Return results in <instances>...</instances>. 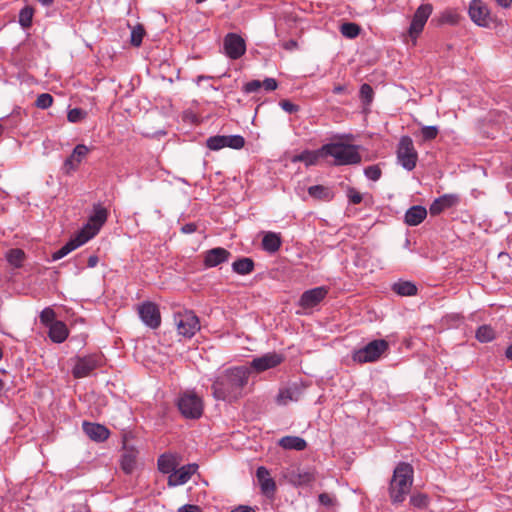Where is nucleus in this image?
Masks as SVG:
<instances>
[{
    "label": "nucleus",
    "instance_id": "nucleus-27",
    "mask_svg": "<svg viewBox=\"0 0 512 512\" xmlns=\"http://www.w3.org/2000/svg\"><path fill=\"white\" fill-rule=\"evenodd\" d=\"M68 329L64 322L55 321L49 326V338L55 343H62L68 337Z\"/></svg>",
    "mask_w": 512,
    "mask_h": 512
},
{
    "label": "nucleus",
    "instance_id": "nucleus-49",
    "mask_svg": "<svg viewBox=\"0 0 512 512\" xmlns=\"http://www.w3.org/2000/svg\"><path fill=\"white\" fill-rule=\"evenodd\" d=\"M410 503L415 507L423 508L428 505V497L421 493L414 494L410 498Z\"/></svg>",
    "mask_w": 512,
    "mask_h": 512
},
{
    "label": "nucleus",
    "instance_id": "nucleus-47",
    "mask_svg": "<svg viewBox=\"0 0 512 512\" xmlns=\"http://www.w3.org/2000/svg\"><path fill=\"white\" fill-rule=\"evenodd\" d=\"M364 174L368 179L377 181L380 179L382 171L378 165H371L365 168Z\"/></svg>",
    "mask_w": 512,
    "mask_h": 512
},
{
    "label": "nucleus",
    "instance_id": "nucleus-41",
    "mask_svg": "<svg viewBox=\"0 0 512 512\" xmlns=\"http://www.w3.org/2000/svg\"><path fill=\"white\" fill-rule=\"evenodd\" d=\"M52 104L53 97L49 93L40 94L35 101V105L39 109H48Z\"/></svg>",
    "mask_w": 512,
    "mask_h": 512
},
{
    "label": "nucleus",
    "instance_id": "nucleus-51",
    "mask_svg": "<svg viewBox=\"0 0 512 512\" xmlns=\"http://www.w3.org/2000/svg\"><path fill=\"white\" fill-rule=\"evenodd\" d=\"M347 197L352 204H359L362 201V195L353 187L348 188Z\"/></svg>",
    "mask_w": 512,
    "mask_h": 512
},
{
    "label": "nucleus",
    "instance_id": "nucleus-20",
    "mask_svg": "<svg viewBox=\"0 0 512 512\" xmlns=\"http://www.w3.org/2000/svg\"><path fill=\"white\" fill-rule=\"evenodd\" d=\"M304 388L296 383L280 389L277 395V403L279 405H287L289 402L298 401L302 397Z\"/></svg>",
    "mask_w": 512,
    "mask_h": 512
},
{
    "label": "nucleus",
    "instance_id": "nucleus-29",
    "mask_svg": "<svg viewBox=\"0 0 512 512\" xmlns=\"http://www.w3.org/2000/svg\"><path fill=\"white\" fill-rule=\"evenodd\" d=\"M254 261L251 258L243 257L232 263V269L239 275L250 274L254 270Z\"/></svg>",
    "mask_w": 512,
    "mask_h": 512
},
{
    "label": "nucleus",
    "instance_id": "nucleus-37",
    "mask_svg": "<svg viewBox=\"0 0 512 512\" xmlns=\"http://www.w3.org/2000/svg\"><path fill=\"white\" fill-rule=\"evenodd\" d=\"M34 9L30 6H25L19 12V24L23 28H29L32 25Z\"/></svg>",
    "mask_w": 512,
    "mask_h": 512
},
{
    "label": "nucleus",
    "instance_id": "nucleus-11",
    "mask_svg": "<svg viewBox=\"0 0 512 512\" xmlns=\"http://www.w3.org/2000/svg\"><path fill=\"white\" fill-rule=\"evenodd\" d=\"M138 314L145 325L156 329L161 324V315L158 306L150 301L144 302L138 307Z\"/></svg>",
    "mask_w": 512,
    "mask_h": 512
},
{
    "label": "nucleus",
    "instance_id": "nucleus-22",
    "mask_svg": "<svg viewBox=\"0 0 512 512\" xmlns=\"http://www.w3.org/2000/svg\"><path fill=\"white\" fill-rule=\"evenodd\" d=\"M83 431L93 441L102 442L109 437V430L101 424L84 422Z\"/></svg>",
    "mask_w": 512,
    "mask_h": 512
},
{
    "label": "nucleus",
    "instance_id": "nucleus-10",
    "mask_svg": "<svg viewBox=\"0 0 512 512\" xmlns=\"http://www.w3.org/2000/svg\"><path fill=\"white\" fill-rule=\"evenodd\" d=\"M433 11V7L431 4H422L415 11L410 27H409V35L410 37L416 39L418 35L423 31V28Z\"/></svg>",
    "mask_w": 512,
    "mask_h": 512
},
{
    "label": "nucleus",
    "instance_id": "nucleus-9",
    "mask_svg": "<svg viewBox=\"0 0 512 512\" xmlns=\"http://www.w3.org/2000/svg\"><path fill=\"white\" fill-rule=\"evenodd\" d=\"M103 357L99 354H91L84 357H77L72 374L75 378H84L93 370L102 365Z\"/></svg>",
    "mask_w": 512,
    "mask_h": 512
},
{
    "label": "nucleus",
    "instance_id": "nucleus-26",
    "mask_svg": "<svg viewBox=\"0 0 512 512\" xmlns=\"http://www.w3.org/2000/svg\"><path fill=\"white\" fill-rule=\"evenodd\" d=\"M278 445L285 450L303 451L307 442L299 436H284L278 441Z\"/></svg>",
    "mask_w": 512,
    "mask_h": 512
},
{
    "label": "nucleus",
    "instance_id": "nucleus-56",
    "mask_svg": "<svg viewBox=\"0 0 512 512\" xmlns=\"http://www.w3.org/2000/svg\"><path fill=\"white\" fill-rule=\"evenodd\" d=\"M178 512H202V510L197 505L185 504L178 509Z\"/></svg>",
    "mask_w": 512,
    "mask_h": 512
},
{
    "label": "nucleus",
    "instance_id": "nucleus-43",
    "mask_svg": "<svg viewBox=\"0 0 512 512\" xmlns=\"http://www.w3.org/2000/svg\"><path fill=\"white\" fill-rule=\"evenodd\" d=\"M40 321L43 325L49 327L55 322V312L51 308H45L40 313Z\"/></svg>",
    "mask_w": 512,
    "mask_h": 512
},
{
    "label": "nucleus",
    "instance_id": "nucleus-33",
    "mask_svg": "<svg viewBox=\"0 0 512 512\" xmlns=\"http://www.w3.org/2000/svg\"><path fill=\"white\" fill-rule=\"evenodd\" d=\"M308 194L319 200L329 201L333 198V192L330 188L323 185H314L308 188Z\"/></svg>",
    "mask_w": 512,
    "mask_h": 512
},
{
    "label": "nucleus",
    "instance_id": "nucleus-61",
    "mask_svg": "<svg viewBox=\"0 0 512 512\" xmlns=\"http://www.w3.org/2000/svg\"><path fill=\"white\" fill-rule=\"evenodd\" d=\"M346 90V87L343 86V85H337L333 88V93L334 94H342L344 93Z\"/></svg>",
    "mask_w": 512,
    "mask_h": 512
},
{
    "label": "nucleus",
    "instance_id": "nucleus-18",
    "mask_svg": "<svg viewBox=\"0 0 512 512\" xmlns=\"http://www.w3.org/2000/svg\"><path fill=\"white\" fill-rule=\"evenodd\" d=\"M89 151L90 149L84 144L76 145L71 155L64 162L63 168L65 173L69 174L72 171H76Z\"/></svg>",
    "mask_w": 512,
    "mask_h": 512
},
{
    "label": "nucleus",
    "instance_id": "nucleus-13",
    "mask_svg": "<svg viewBox=\"0 0 512 512\" xmlns=\"http://www.w3.org/2000/svg\"><path fill=\"white\" fill-rule=\"evenodd\" d=\"M223 45L226 55L231 59L240 58L246 51L244 39L235 33L227 34Z\"/></svg>",
    "mask_w": 512,
    "mask_h": 512
},
{
    "label": "nucleus",
    "instance_id": "nucleus-59",
    "mask_svg": "<svg viewBox=\"0 0 512 512\" xmlns=\"http://www.w3.org/2000/svg\"><path fill=\"white\" fill-rule=\"evenodd\" d=\"M231 512H256L252 507L246 505H239L234 508Z\"/></svg>",
    "mask_w": 512,
    "mask_h": 512
},
{
    "label": "nucleus",
    "instance_id": "nucleus-38",
    "mask_svg": "<svg viewBox=\"0 0 512 512\" xmlns=\"http://www.w3.org/2000/svg\"><path fill=\"white\" fill-rule=\"evenodd\" d=\"M206 146L213 151H218L222 148H225V136L224 135H216L211 136L206 140Z\"/></svg>",
    "mask_w": 512,
    "mask_h": 512
},
{
    "label": "nucleus",
    "instance_id": "nucleus-50",
    "mask_svg": "<svg viewBox=\"0 0 512 512\" xmlns=\"http://www.w3.org/2000/svg\"><path fill=\"white\" fill-rule=\"evenodd\" d=\"M262 87V83L260 80H252L247 82L243 86V91L247 94L258 92L260 88Z\"/></svg>",
    "mask_w": 512,
    "mask_h": 512
},
{
    "label": "nucleus",
    "instance_id": "nucleus-12",
    "mask_svg": "<svg viewBox=\"0 0 512 512\" xmlns=\"http://www.w3.org/2000/svg\"><path fill=\"white\" fill-rule=\"evenodd\" d=\"M284 478L294 486H306L315 480V474L312 470L291 467L284 472Z\"/></svg>",
    "mask_w": 512,
    "mask_h": 512
},
{
    "label": "nucleus",
    "instance_id": "nucleus-62",
    "mask_svg": "<svg viewBox=\"0 0 512 512\" xmlns=\"http://www.w3.org/2000/svg\"><path fill=\"white\" fill-rule=\"evenodd\" d=\"M496 2L503 8H508L512 4V0H496Z\"/></svg>",
    "mask_w": 512,
    "mask_h": 512
},
{
    "label": "nucleus",
    "instance_id": "nucleus-30",
    "mask_svg": "<svg viewBox=\"0 0 512 512\" xmlns=\"http://www.w3.org/2000/svg\"><path fill=\"white\" fill-rule=\"evenodd\" d=\"M392 290L400 296H414L417 294V287L411 281H398L392 285Z\"/></svg>",
    "mask_w": 512,
    "mask_h": 512
},
{
    "label": "nucleus",
    "instance_id": "nucleus-63",
    "mask_svg": "<svg viewBox=\"0 0 512 512\" xmlns=\"http://www.w3.org/2000/svg\"><path fill=\"white\" fill-rule=\"evenodd\" d=\"M505 357L512 361V343L506 348Z\"/></svg>",
    "mask_w": 512,
    "mask_h": 512
},
{
    "label": "nucleus",
    "instance_id": "nucleus-19",
    "mask_svg": "<svg viewBox=\"0 0 512 512\" xmlns=\"http://www.w3.org/2000/svg\"><path fill=\"white\" fill-rule=\"evenodd\" d=\"M138 457V450L131 445L124 444L123 453L121 455L120 465L121 469L126 474H131L136 468Z\"/></svg>",
    "mask_w": 512,
    "mask_h": 512
},
{
    "label": "nucleus",
    "instance_id": "nucleus-40",
    "mask_svg": "<svg viewBox=\"0 0 512 512\" xmlns=\"http://www.w3.org/2000/svg\"><path fill=\"white\" fill-rule=\"evenodd\" d=\"M374 91L369 84H362L360 87V98L366 105L371 104L373 101Z\"/></svg>",
    "mask_w": 512,
    "mask_h": 512
},
{
    "label": "nucleus",
    "instance_id": "nucleus-3",
    "mask_svg": "<svg viewBox=\"0 0 512 512\" xmlns=\"http://www.w3.org/2000/svg\"><path fill=\"white\" fill-rule=\"evenodd\" d=\"M358 146L346 144L343 142H330L321 147L325 158L332 157L337 166L355 165L361 162V155L358 152Z\"/></svg>",
    "mask_w": 512,
    "mask_h": 512
},
{
    "label": "nucleus",
    "instance_id": "nucleus-60",
    "mask_svg": "<svg viewBox=\"0 0 512 512\" xmlns=\"http://www.w3.org/2000/svg\"><path fill=\"white\" fill-rule=\"evenodd\" d=\"M98 261H99L98 256L91 255L88 258L87 265H88V267L93 268V267H95L98 264Z\"/></svg>",
    "mask_w": 512,
    "mask_h": 512
},
{
    "label": "nucleus",
    "instance_id": "nucleus-23",
    "mask_svg": "<svg viewBox=\"0 0 512 512\" xmlns=\"http://www.w3.org/2000/svg\"><path fill=\"white\" fill-rule=\"evenodd\" d=\"M458 202V197L453 194H445L435 199L430 205L429 211L431 215H439L444 210L451 208Z\"/></svg>",
    "mask_w": 512,
    "mask_h": 512
},
{
    "label": "nucleus",
    "instance_id": "nucleus-28",
    "mask_svg": "<svg viewBox=\"0 0 512 512\" xmlns=\"http://www.w3.org/2000/svg\"><path fill=\"white\" fill-rule=\"evenodd\" d=\"M320 158H325V154L321 152V148L317 150H304L293 157V162H303L309 166L315 165Z\"/></svg>",
    "mask_w": 512,
    "mask_h": 512
},
{
    "label": "nucleus",
    "instance_id": "nucleus-48",
    "mask_svg": "<svg viewBox=\"0 0 512 512\" xmlns=\"http://www.w3.org/2000/svg\"><path fill=\"white\" fill-rule=\"evenodd\" d=\"M458 21V15L450 10H446L441 13L439 22L441 24H456Z\"/></svg>",
    "mask_w": 512,
    "mask_h": 512
},
{
    "label": "nucleus",
    "instance_id": "nucleus-21",
    "mask_svg": "<svg viewBox=\"0 0 512 512\" xmlns=\"http://www.w3.org/2000/svg\"><path fill=\"white\" fill-rule=\"evenodd\" d=\"M230 252L222 247H216L205 252L204 265L206 267H216L221 263L228 261Z\"/></svg>",
    "mask_w": 512,
    "mask_h": 512
},
{
    "label": "nucleus",
    "instance_id": "nucleus-52",
    "mask_svg": "<svg viewBox=\"0 0 512 512\" xmlns=\"http://www.w3.org/2000/svg\"><path fill=\"white\" fill-rule=\"evenodd\" d=\"M318 499L319 502L326 507H331L335 504V499L328 493H321Z\"/></svg>",
    "mask_w": 512,
    "mask_h": 512
},
{
    "label": "nucleus",
    "instance_id": "nucleus-2",
    "mask_svg": "<svg viewBox=\"0 0 512 512\" xmlns=\"http://www.w3.org/2000/svg\"><path fill=\"white\" fill-rule=\"evenodd\" d=\"M413 483V467L405 462L399 463L393 472L389 485V494L393 503H402L410 492Z\"/></svg>",
    "mask_w": 512,
    "mask_h": 512
},
{
    "label": "nucleus",
    "instance_id": "nucleus-6",
    "mask_svg": "<svg viewBox=\"0 0 512 512\" xmlns=\"http://www.w3.org/2000/svg\"><path fill=\"white\" fill-rule=\"evenodd\" d=\"M173 318L179 335L192 338L200 330L199 318L192 310L177 311Z\"/></svg>",
    "mask_w": 512,
    "mask_h": 512
},
{
    "label": "nucleus",
    "instance_id": "nucleus-57",
    "mask_svg": "<svg viewBox=\"0 0 512 512\" xmlns=\"http://www.w3.org/2000/svg\"><path fill=\"white\" fill-rule=\"evenodd\" d=\"M197 230V225L195 223H186L181 227V231L184 234H191Z\"/></svg>",
    "mask_w": 512,
    "mask_h": 512
},
{
    "label": "nucleus",
    "instance_id": "nucleus-35",
    "mask_svg": "<svg viewBox=\"0 0 512 512\" xmlns=\"http://www.w3.org/2000/svg\"><path fill=\"white\" fill-rule=\"evenodd\" d=\"M360 31V26L353 22L343 23L340 27L341 34L349 39L356 38L360 34Z\"/></svg>",
    "mask_w": 512,
    "mask_h": 512
},
{
    "label": "nucleus",
    "instance_id": "nucleus-31",
    "mask_svg": "<svg viewBox=\"0 0 512 512\" xmlns=\"http://www.w3.org/2000/svg\"><path fill=\"white\" fill-rule=\"evenodd\" d=\"M281 246V239L278 234L268 232L262 239V247L265 251L274 253L279 250Z\"/></svg>",
    "mask_w": 512,
    "mask_h": 512
},
{
    "label": "nucleus",
    "instance_id": "nucleus-14",
    "mask_svg": "<svg viewBox=\"0 0 512 512\" xmlns=\"http://www.w3.org/2000/svg\"><path fill=\"white\" fill-rule=\"evenodd\" d=\"M283 360L284 356L282 354L269 352L260 357L254 358L251 361L250 366L257 372H263L280 365Z\"/></svg>",
    "mask_w": 512,
    "mask_h": 512
},
{
    "label": "nucleus",
    "instance_id": "nucleus-54",
    "mask_svg": "<svg viewBox=\"0 0 512 512\" xmlns=\"http://www.w3.org/2000/svg\"><path fill=\"white\" fill-rule=\"evenodd\" d=\"M280 107L287 113H294L298 110V106L290 102L289 100H282L279 103Z\"/></svg>",
    "mask_w": 512,
    "mask_h": 512
},
{
    "label": "nucleus",
    "instance_id": "nucleus-44",
    "mask_svg": "<svg viewBox=\"0 0 512 512\" xmlns=\"http://www.w3.org/2000/svg\"><path fill=\"white\" fill-rule=\"evenodd\" d=\"M145 31L142 26L138 25L134 27L131 31V44L133 46L139 47L142 43Z\"/></svg>",
    "mask_w": 512,
    "mask_h": 512
},
{
    "label": "nucleus",
    "instance_id": "nucleus-46",
    "mask_svg": "<svg viewBox=\"0 0 512 512\" xmlns=\"http://www.w3.org/2000/svg\"><path fill=\"white\" fill-rule=\"evenodd\" d=\"M439 133L437 126H423L421 128V136L424 141H430L437 137Z\"/></svg>",
    "mask_w": 512,
    "mask_h": 512
},
{
    "label": "nucleus",
    "instance_id": "nucleus-55",
    "mask_svg": "<svg viewBox=\"0 0 512 512\" xmlns=\"http://www.w3.org/2000/svg\"><path fill=\"white\" fill-rule=\"evenodd\" d=\"M256 476L260 484L263 483L266 479L271 478L269 471L263 466L257 468Z\"/></svg>",
    "mask_w": 512,
    "mask_h": 512
},
{
    "label": "nucleus",
    "instance_id": "nucleus-45",
    "mask_svg": "<svg viewBox=\"0 0 512 512\" xmlns=\"http://www.w3.org/2000/svg\"><path fill=\"white\" fill-rule=\"evenodd\" d=\"M87 113L81 108H73L68 111L67 119L71 123H77L82 121L86 117Z\"/></svg>",
    "mask_w": 512,
    "mask_h": 512
},
{
    "label": "nucleus",
    "instance_id": "nucleus-7",
    "mask_svg": "<svg viewBox=\"0 0 512 512\" xmlns=\"http://www.w3.org/2000/svg\"><path fill=\"white\" fill-rule=\"evenodd\" d=\"M389 348V344L384 339H376L369 342L363 348L353 353V360L358 363H368L377 361L383 353Z\"/></svg>",
    "mask_w": 512,
    "mask_h": 512
},
{
    "label": "nucleus",
    "instance_id": "nucleus-32",
    "mask_svg": "<svg viewBox=\"0 0 512 512\" xmlns=\"http://www.w3.org/2000/svg\"><path fill=\"white\" fill-rule=\"evenodd\" d=\"M177 467L175 456L171 454H163L158 459V469L164 474H171Z\"/></svg>",
    "mask_w": 512,
    "mask_h": 512
},
{
    "label": "nucleus",
    "instance_id": "nucleus-39",
    "mask_svg": "<svg viewBox=\"0 0 512 512\" xmlns=\"http://www.w3.org/2000/svg\"><path fill=\"white\" fill-rule=\"evenodd\" d=\"M245 145V139L241 135L225 136V146L232 149H241Z\"/></svg>",
    "mask_w": 512,
    "mask_h": 512
},
{
    "label": "nucleus",
    "instance_id": "nucleus-16",
    "mask_svg": "<svg viewBox=\"0 0 512 512\" xmlns=\"http://www.w3.org/2000/svg\"><path fill=\"white\" fill-rule=\"evenodd\" d=\"M471 20L479 26L487 27L491 21L490 13L482 0H472L469 6Z\"/></svg>",
    "mask_w": 512,
    "mask_h": 512
},
{
    "label": "nucleus",
    "instance_id": "nucleus-1",
    "mask_svg": "<svg viewBox=\"0 0 512 512\" xmlns=\"http://www.w3.org/2000/svg\"><path fill=\"white\" fill-rule=\"evenodd\" d=\"M249 371L238 366L219 373L212 383V395L216 400L235 402L243 396V389L248 382Z\"/></svg>",
    "mask_w": 512,
    "mask_h": 512
},
{
    "label": "nucleus",
    "instance_id": "nucleus-15",
    "mask_svg": "<svg viewBox=\"0 0 512 512\" xmlns=\"http://www.w3.org/2000/svg\"><path fill=\"white\" fill-rule=\"evenodd\" d=\"M327 294L328 289L324 286L307 290L301 295L298 305L303 309L313 308L317 306Z\"/></svg>",
    "mask_w": 512,
    "mask_h": 512
},
{
    "label": "nucleus",
    "instance_id": "nucleus-24",
    "mask_svg": "<svg viewBox=\"0 0 512 512\" xmlns=\"http://www.w3.org/2000/svg\"><path fill=\"white\" fill-rule=\"evenodd\" d=\"M427 216V210L425 207L420 205H415L410 207L404 217V221L409 226H417L423 222V220Z\"/></svg>",
    "mask_w": 512,
    "mask_h": 512
},
{
    "label": "nucleus",
    "instance_id": "nucleus-58",
    "mask_svg": "<svg viewBox=\"0 0 512 512\" xmlns=\"http://www.w3.org/2000/svg\"><path fill=\"white\" fill-rule=\"evenodd\" d=\"M282 47L285 50L293 51L298 48V43L296 40L290 39L282 44Z\"/></svg>",
    "mask_w": 512,
    "mask_h": 512
},
{
    "label": "nucleus",
    "instance_id": "nucleus-64",
    "mask_svg": "<svg viewBox=\"0 0 512 512\" xmlns=\"http://www.w3.org/2000/svg\"><path fill=\"white\" fill-rule=\"evenodd\" d=\"M43 6L49 7L53 4L54 0H37Z\"/></svg>",
    "mask_w": 512,
    "mask_h": 512
},
{
    "label": "nucleus",
    "instance_id": "nucleus-5",
    "mask_svg": "<svg viewBox=\"0 0 512 512\" xmlns=\"http://www.w3.org/2000/svg\"><path fill=\"white\" fill-rule=\"evenodd\" d=\"M108 218V211L101 204H94L92 214L89 216L87 223L78 232L84 241H89L98 234L101 227Z\"/></svg>",
    "mask_w": 512,
    "mask_h": 512
},
{
    "label": "nucleus",
    "instance_id": "nucleus-25",
    "mask_svg": "<svg viewBox=\"0 0 512 512\" xmlns=\"http://www.w3.org/2000/svg\"><path fill=\"white\" fill-rule=\"evenodd\" d=\"M87 241H84V238L80 236L79 233L72 238L70 241H68L65 245H63L59 250L55 251L52 254V260L57 261L66 255H68L70 252L75 250L76 248L80 247L81 245L85 244Z\"/></svg>",
    "mask_w": 512,
    "mask_h": 512
},
{
    "label": "nucleus",
    "instance_id": "nucleus-42",
    "mask_svg": "<svg viewBox=\"0 0 512 512\" xmlns=\"http://www.w3.org/2000/svg\"><path fill=\"white\" fill-rule=\"evenodd\" d=\"M262 493L267 497H273L276 491V483L272 478L266 479L260 484Z\"/></svg>",
    "mask_w": 512,
    "mask_h": 512
},
{
    "label": "nucleus",
    "instance_id": "nucleus-34",
    "mask_svg": "<svg viewBox=\"0 0 512 512\" xmlns=\"http://www.w3.org/2000/svg\"><path fill=\"white\" fill-rule=\"evenodd\" d=\"M476 338L482 343H487L495 338V331L489 325H482L476 331Z\"/></svg>",
    "mask_w": 512,
    "mask_h": 512
},
{
    "label": "nucleus",
    "instance_id": "nucleus-17",
    "mask_svg": "<svg viewBox=\"0 0 512 512\" xmlns=\"http://www.w3.org/2000/svg\"><path fill=\"white\" fill-rule=\"evenodd\" d=\"M198 465L195 463L187 464L179 469H175L168 477L169 486H179L187 483L193 474L196 473Z\"/></svg>",
    "mask_w": 512,
    "mask_h": 512
},
{
    "label": "nucleus",
    "instance_id": "nucleus-4",
    "mask_svg": "<svg viewBox=\"0 0 512 512\" xmlns=\"http://www.w3.org/2000/svg\"><path fill=\"white\" fill-rule=\"evenodd\" d=\"M176 404L182 416L187 419H199L203 414V400L194 391L180 393Z\"/></svg>",
    "mask_w": 512,
    "mask_h": 512
},
{
    "label": "nucleus",
    "instance_id": "nucleus-36",
    "mask_svg": "<svg viewBox=\"0 0 512 512\" xmlns=\"http://www.w3.org/2000/svg\"><path fill=\"white\" fill-rule=\"evenodd\" d=\"M24 258H25L24 251L21 249H18V248L11 249L6 254L7 261L16 268H18L22 265Z\"/></svg>",
    "mask_w": 512,
    "mask_h": 512
},
{
    "label": "nucleus",
    "instance_id": "nucleus-8",
    "mask_svg": "<svg viewBox=\"0 0 512 512\" xmlns=\"http://www.w3.org/2000/svg\"><path fill=\"white\" fill-rule=\"evenodd\" d=\"M397 159L399 164L408 171L416 167L418 154L409 136H403L400 139L397 149Z\"/></svg>",
    "mask_w": 512,
    "mask_h": 512
},
{
    "label": "nucleus",
    "instance_id": "nucleus-53",
    "mask_svg": "<svg viewBox=\"0 0 512 512\" xmlns=\"http://www.w3.org/2000/svg\"><path fill=\"white\" fill-rule=\"evenodd\" d=\"M261 83H262V87L266 91H274L278 87V83L274 78H265L264 81Z\"/></svg>",
    "mask_w": 512,
    "mask_h": 512
}]
</instances>
